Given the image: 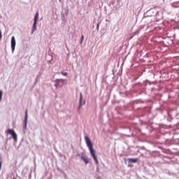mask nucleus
I'll list each match as a JSON object with an SVG mask.
<instances>
[{
  "instance_id": "obj_1",
  "label": "nucleus",
  "mask_w": 179,
  "mask_h": 179,
  "mask_svg": "<svg viewBox=\"0 0 179 179\" xmlns=\"http://www.w3.org/2000/svg\"><path fill=\"white\" fill-rule=\"evenodd\" d=\"M85 141L87 143V146L88 147L90 152L96 164V166H99V159H97V157L96 156V152L94 151V149H93V143H92V141H90V138L89 137H85Z\"/></svg>"
},
{
  "instance_id": "obj_2",
  "label": "nucleus",
  "mask_w": 179,
  "mask_h": 179,
  "mask_svg": "<svg viewBox=\"0 0 179 179\" xmlns=\"http://www.w3.org/2000/svg\"><path fill=\"white\" fill-rule=\"evenodd\" d=\"M8 134L11 135V136L13 137L14 141H16V139H17V135L16 134V133L15 132V131L13 129H8Z\"/></svg>"
},
{
  "instance_id": "obj_3",
  "label": "nucleus",
  "mask_w": 179,
  "mask_h": 179,
  "mask_svg": "<svg viewBox=\"0 0 179 179\" xmlns=\"http://www.w3.org/2000/svg\"><path fill=\"white\" fill-rule=\"evenodd\" d=\"M16 47V40L15 39V36H12L11 38V50L12 52L15 51V48Z\"/></svg>"
},
{
  "instance_id": "obj_4",
  "label": "nucleus",
  "mask_w": 179,
  "mask_h": 179,
  "mask_svg": "<svg viewBox=\"0 0 179 179\" xmlns=\"http://www.w3.org/2000/svg\"><path fill=\"white\" fill-rule=\"evenodd\" d=\"M128 162L129 163H138L139 159L138 158H129Z\"/></svg>"
},
{
  "instance_id": "obj_5",
  "label": "nucleus",
  "mask_w": 179,
  "mask_h": 179,
  "mask_svg": "<svg viewBox=\"0 0 179 179\" xmlns=\"http://www.w3.org/2000/svg\"><path fill=\"white\" fill-rule=\"evenodd\" d=\"M81 159H82L83 161H84L85 164H87L89 163V159H87V158L86 157L82 156Z\"/></svg>"
},
{
  "instance_id": "obj_6",
  "label": "nucleus",
  "mask_w": 179,
  "mask_h": 179,
  "mask_svg": "<svg viewBox=\"0 0 179 179\" xmlns=\"http://www.w3.org/2000/svg\"><path fill=\"white\" fill-rule=\"evenodd\" d=\"M37 29V22H34L33 27H32V33L36 31Z\"/></svg>"
},
{
  "instance_id": "obj_7",
  "label": "nucleus",
  "mask_w": 179,
  "mask_h": 179,
  "mask_svg": "<svg viewBox=\"0 0 179 179\" xmlns=\"http://www.w3.org/2000/svg\"><path fill=\"white\" fill-rule=\"evenodd\" d=\"M65 82V80L64 79H56L55 80V83H64Z\"/></svg>"
},
{
  "instance_id": "obj_8",
  "label": "nucleus",
  "mask_w": 179,
  "mask_h": 179,
  "mask_svg": "<svg viewBox=\"0 0 179 179\" xmlns=\"http://www.w3.org/2000/svg\"><path fill=\"white\" fill-rule=\"evenodd\" d=\"M82 107V93L80 94V105H79V108Z\"/></svg>"
},
{
  "instance_id": "obj_9",
  "label": "nucleus",
  "mask_w": 179,
  "mask_h": 179,
  "mask_svg": "<svg viewBox=\"0 0 179 179\" xmlns=\"http://www.w3.org/2000/svg\"><path fill=\"white\" fill-rule=\"evenodd\" d=\"M61 73H62V75H63V76H68V73H66V72L61 71Z\"/></svg>"
},
{
  "instance_id": "obj_10",
  "label": "nucleus",
  "mask_w": 179,
  "mask_h": 179,
  "mask_svg": "<svg viewBox=\"0 0 179 179\" xmlns=\"http://www.w3.org/2000/svg\"><path fill=\"white\" fill-rule=\"evenodd\" d=\"M38 19V17H36V15H35L34 22L37 23V20Z\"/></svg>"
},
{
  "instance_id": "obj_11",
  "label": "nucleus",
  "mask_w": 179,
  "mask_h": 179,
  "mask_svg": "<svg viewBox=\"0 0 179 179\" xmlns=\"http://www.w3.org/2000/svg\"><path fill=\"white\" fill-rule=\"evenodd\" d=\"M84 38H85V36L82 35L80 44H82V43H83V39H84Z\"/></svg>"
},
{
  "instance_id": "obj_12",
  "label": "nucleus",
  "mask_w": 179,
  "mask_h": 179,
  "mask_svg": "<svg viewBox=\"0 0 179 179\" xmlns=\"http://www.w3.org/2000/svg\"><path fill=\"white\" fill-rule=\"evenodd\" d=\"M2 100V91H0V101Z\"/></svg>"
},
{
  "instance_id": "obj_13",
  "label": "nucleus",
  "mask_w": 179,
  "mask_h": 179,
  "mask_svg": "<svg viewBox=\"0 0 179 179\" xmlns=\"http://www.w3.org/2000/svg\"><path fill=\"white\" fill-rule=\"evenodd\" d=\"M25 121H27V110L25 112Z\"/></svg>"
},
{
  "instance_id": "obj_14",
  "label": "nucleus",
  "mask_w": 179,
  "mask_h": 179,
  "mask_svg": "<svg viewBox=\"0 0 179 179\" xmlns=\"http://www.w3.org/2000/svg\"><path fill=\"white\" fill-rule=\"evenodd\" d=\"M2 38V31L0 29V40Z\"/></svg>"
},
{
  "instance_id": "obj_15",
  "label": "nucleus",
  "mask_w": 179,
  "mask_h": 179,
  "mask_svg": "<svg viewBox=\"0 0 179 179\" xmlns=\"http://www.w3.org/2000/svg\"><path fill=\"white\" fill-rule=\"evenodd\" d=\"M1 169H2V161H0V171H1Z\"/></svg>"
},
{
  "instance_id": "obj_16",
  "label": "nucleus",
  "mask_w": 179,
  "mask_h": 179,
  "mask_svg": "<svg viewBox=\"0 0 179 179\" xmlns=\"http://www.w3.org/2000/svg\"><path fill=\"white\" fill-rule=\"evenodd\" d=\"M35 16L38 17V12L36 13Z\"/></svg>"
},
{
  "instance_id": "obj_17",
  "label": "nucleus",
  "mask_w": 179,
  "mask_h": 179,
  "mask_svg": "<svg viewBox=\"0 0 179 179\" xmlns=\"http://www.w3.org/2000/svg\"><path fill=\"white\" fill-rule=\"evenodd\" d=\"M96 30H99V24L96 25Z\"/></svg>"
}]
</instances>
